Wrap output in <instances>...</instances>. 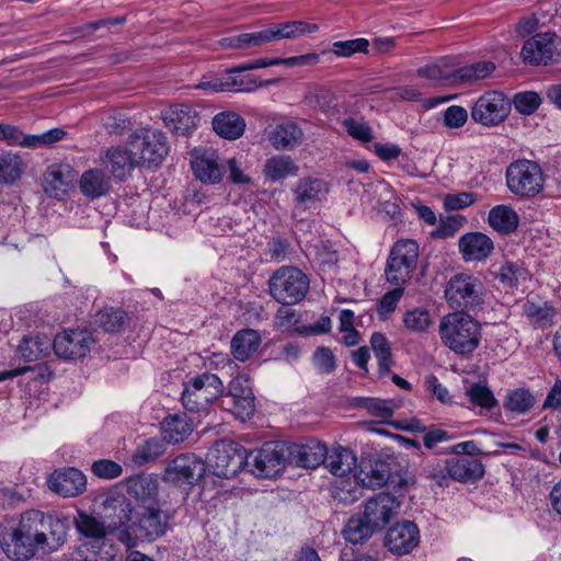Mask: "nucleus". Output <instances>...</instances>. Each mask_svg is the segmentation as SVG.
<instances>
[{
  "instance_id": "11",
  "label": "nucleus",
  "mask_w": 561,
  "mask_h": 561,
  "mask_svg": "<svg viewBox=\"0 0 561 561\" xmlns=\"http://www.w3.org/2000/svg\"><path fill=\"white\" fill-rule=\"evenodd\" d=\"M287 444L282 442H268L261 448L247 450L244 467L261 478H270L282 471L287 463Z\"/></svg>"
},
{
  "instance_id": "55",
  "label": "nucleus",
  "mask_w": 561,
  "mask_h": 561,
  "mask_svg": "<svg viewBox=\"0 0 561 561\" xmlns=\"http://www.w3.org/2000/svg\"><path fill=\"white\" fill-rule=\"evenodd\" d=\"M68 181L62 171L56 167H50L44 176V190L50 196L60 198L67 192Z\"/></svg>"
},
{
  "instance_id": "25",
  "label": "nucleus",
  "mask_w": 561,
  "mask_h": 561,
  "mask_svg": "<svg viewBox=\"0 0 561 561\" xmlns=\"http://www.w3.org/2000/svg\"><path fill=\"white\" fill-rule=\"evenodd\" d=\"M162 119L172 133L180 136L188 135L198 123L196 112L185 104L170 106L162 113Z\"/></svg>"
},
{
  "instance_id": "32",
  "label": "nucleus",
  "mask_w": 561,
  "mask_h": 561,
  "mask_svg": "<svg viewBox=\"0 0 561 561\" xmlns=\"http://www.w3.org/2000/svg\"><path fill=\"white\" fill-rule=\"evenodd\" d=\"M304 133L298 124L286 122L271 133L270 141L277 150H290L301 144Z\"/></svg>"
},
{
  "instance_id": "37",
  "label": "nucleus",
  "mask_w": 561,
  "mask_h": 561,
  "mask_svg": "<svg viewBox=\"0 0 561 561\" xmlns=\"http://www.w3.org/2000/svg\"><path fill=\"white\" fill-rule=\"evenodd\" d=\"M488 221L494 230L511 233L517 229L519 218L512 207L497 205L490 210Z\"/></svg>"
},
{
  "instance_id": "58",
  "label": "nucleus",
  "mask_w": 561,
  "mask_h": 561,
  "mask_svg": "<svg viewBox=\"0 0 561 561\" xmlns=\"http://www.w3.org/2000/svg\"><path fill=\"white\" fill-rule=\"evenodd\" d=\"M369 43L366 38L334 42L332 53L340 57H350L355 53H367Z\"/></svg>"
},
{
  "instance_id": "17",
  "label": "nucleus",
  "mask_w": 561,
  "mask_h": 561,
  "mask_svg": "<svg viewBox=\"0 0 561 561\" xmlns=\"http://www.w3.org/2000/svg\"><path fill=\"white\" fill-rule=\"evenodd\" d=\"M36 524L42 552L57 551L66 542L68 527L60 518L37 511Z\"/></svg>"
},
{
  "instance_id": "24",
  "label": "nucleus",
  "mask_w": 561,
  "mask_h": 561,
  "mask_svg": "<svg viewBox=\"0 0 561 561\" xmlns=\"http://www.w3.org/2000/svg\"><path fill=\"white\" fill-rule=\"evenodd\" d=\"M191 164L194 175L203 183L216 184L222 179V171L215 150L194 149Z\"/></svg>"
},
{
  "instance_id": "53",
  "label": "nucleus",
  "mask_w": 561,
  "mask_h": 561,
  "mask_svg": "<svg viewBox=\"0 0 561 561\" xmlns=\"http://www.w3.org/2000/svg\"><path fill=\"white\" fill-rule=\"evenodd\" d=\"M495 70V65L489 60L477 61L465 67L457 66V82L481 80Z\"/></svg>"
},
{
  "instance_id": "9",
  "label": "nucleus",
  "mask_w": 561,
  "mask_h": 561,
  "mask_svg": "<svg viewBox=\"0 0 561 561\" xmlns=\"http://www.w3.org/2000/svg\"><path fill=\"white\" fill-rule=\"evenodd\" d=\"M419 259V244L411 239L397 241L391 248L385 268L387 280L397 286H402L411 277L416 268Z\"/></svg>"
},
{
  "instance_id": "41",
  "label": "nucleus",
  "mask_w": 561,
  "mask_h": 561,
  "mask_svg": "<svg viewBox=\"0 0 561 561\" xmlns=\"http://www.w3.org/2000/svg\"><path fill=\"white\" fill-rule=\"evenodd\" d=\"M53 344L46 336H24L18 352L25 362H35L45 357Z\"/></svg>"
},
{
  "instance_id": "7",
  "label": "nucleus",
  "mask_w": 561,
  "mask_h": 561,
  "mask_svg": "<svg viewBox=\"0 0 561 561\" xmlns=\"http://www.w3.org/2000/svg\"><path fill=\"white\" fill-rule=\"evenodd\" d=\"M445 297L453 309L474 310L484 302V286L474 275L459 273L447 282Z\"/></svg>"
},
{
  "instance_id": "45",
  "label": "nucleus",
  "mask_w": 561,
  "mask_h": 561,
  "mask_svg": "<svg viewBox=\"0 0 561 561\" xmlns=\"http://www.w3.org/2000/svg\"><path fill=\"white\" fill-rule=\"evenodd\" d=\"M163 440L172 444L183 442L192 433L191 424L179 415H170L162 423Z\"/></svg>"
},
{
  "instance_id": "63",
  "label": "nucleus",
  "mask_w": 561,
  "mask_h": 561,
  "mask_svg": "<svg viewBox=\"0 0 561 561\" xmlns=\"http://www.w3.org/2000/svg\"><path fill=\"white\" fill-rule=\"evenodd\" d=\"M92 472L101 479H114L122 474L123 468L119 463L110 459H100L92 463Z\"/></svg>"
},
{
  "instance_id": "34",
  "label": "nucleus",
  "mask_w": 561,
  "mask_h": 561,
  "mask_svg": "<svg viewBox=\"0 0 561 561\" xmlns=\"http://www.w3.org/2000/svg\"><path fill=\"white\" fill-rule=\"evenodd\" d=\"M299 167L289 156H274L265 161L263 168L264 176L272 181L278 182L288 176H296Z\"/></svg>"
},
{
  "instance_id": "61",
  "label": "nucleus",
  "mask_w": 561,
  "mask_h": 561,
  "mask_svg": "<svg viewBox=\"0 0 561 561\" xmlns=\"http://www.w3.org/2000/svg\"><path fill=\"white\" fill-rule=\"evenodd\" d=\"M454 439L453 434L442 430L435 425L428 426L423 435V446L428 450H434L435 454L438 451L436 447L440 443H447Z\"/></svg>"
},
{
  "instance_id": "10",
  "label": "nucleus",
  "mask_w": 561,
  "mask_h": 561,
  "mask_svg": "<svg viewBox=\"0 0 561 561\" xmlns=\"http://www.w3.org/2000/svg\"><path fill=\"white\" fill-rule=\"evenodd\" d=\"M247 462V449L233 440H219L207 454V465L211 472L219 478L234 477Z\"/></svg>"
},
{
  "instance_id": "56",
  "label": "nucleus",
  "mask_w": 561,
  "mask_h": 561,
  "mask_svg": "<svg viewBox=\"0 0 561 561\" xmlns=\"http://www.w3.org/2000/svg\"><path fill=\"white\" fill-rule=\"evenodd\" d=\"M422 476L436 481L439 486H446L449 482L448 459L440 461L438 459L426 460L422 467Z\"/></svg>"
},
{
  "instance_id": "27",
  "label": "nucleus",
  "mask_w": 561,
  "mask_h": 561,
  "mask_svg": "<svg viewBox=\"0 0 561 561\" xmlns=\"http://www.w3.org/2000/svg\"><path fill=\"white\" fill-rule=\"evenodd\" d=\"M79 190L84 197L98 199L111 192L112 179L103 169L91 168L81 174Z\"/></svg>"
},
{
  "instance_id": "51",
  "label": "nucleus",
  "mask_w": 561,
  "mask_h": 561,
  "mask_svg": "<svg viewBox=\"0 0 561 561\" xmlns=\"http://www.w3.org/2000/svg\"><path fill=\"white\" fill-rule=\"evenodd\" d=\"M466 396L471 404L481 410L490 411L499 403L491 389L481 383H472L466 389Z\"/></svg>"
},
{
  "instance_id": "20",
  "label": "nucleus",
  "mask_w": 561,
  "mask_h": 561,
  "mask_svg": "<svg viewBox=\"0 0 561 561\" xmlns=\"http://www.w3.org/2000/svg\"><path fill=\"white\" fill-rule=\"evenodd\" d=\"M327 456V446L318 440L306 444H287V463L306 469H314L322 465Z\"/></svg>"
},
{
  "instance_id": "19",
  "label": "nucleus",
  "mask_w": 561,
  "mask_h": 561,
  "mask_svg": "<svg viewBox=\"0 0 561 561\" xmlns=\"http://www.w3.org/2000/svg\"><path fill=\"white\" fill-rule=\"evenodd\" d=\"M420 541V533L415 523L402 520L390 527L385 546L394 554H407L411 552Z\"/></svg>"
},
{
  "instance_id": "35",
  "label": "nucleus",
  "mask_w": 561,
  "mask_h": 561,
  "mask_svg": "<svg viewBox=\"0 0 561 561\" xmlns=\"http://www.w3.org/2000/svg\"><path fill=\"white\" fill-rule=\"evenodd\" d=\"M417 76L430 80L456 83L457 65L453 62L451 58H442L434 64L419 68Z\"/></svg>"
},
{
  "instance_id": "43",
  "label": "nucleus",
  "mask_w": 561,
  "mask_h": 561,
  "mask_svg": "<svg viewBox=\"0 0 561 561\" xmlns=\"http://www.w3.org/2000/svg\"><path fill=\"white\" fill-rule=\"evenodd\" d=\"M370 345L373 352L378 360V373L379 376H386L389 374L392 362V352L390 343L386 335L380 332H375L370 336Z\"/></svg>"
},
{
  "instance_id": "6",
  "label": "nucleus",
  "mask_w": 561,
  "mask_h": 561,
  "mask_svg": "<svg viewBox=\"0 0 561 561\" xmlns=\"http://www.w3.org/2000/svg\"><path fill=\"white\" fill-rule=\"evenodd\" d=\"M506 185L511 193L522 198H530L543 190V174L540 165L522 159L508 164L505 172Z\"/></svg>"
},
{
  "instance_id": "59",
  "label": "nucleus",
  "mask_w": 561,
  "mask_h": 561,
  "mask_svg": "<svg viewBox=\"0 0 561 561\" xmlns=\"http://www.w3.org/2000/svg\"><path fill=\"white\" fill-rule=\"evenodd\" d=\"M513 103L517 112L530 115L540 106L541 98L537 92L526 91L517 93L514 96Z\"/></svg>"
},
{
  "instance_id": "3",
  "label": "nucleus",
  "mask_w": 561,
  "mask_h": 561,
  "mask_svg": "<svg viewBox=\"0 0 561 561\" xmlns=\"http://www.w3.org/2000/svg\"><path fill=\"white\" fill-rule=\"evenodd\" d=\"M36 516V510L26 511L21 515L18 525L10 534V540L2 542L8 558L14 561H27L42 551Z\"/></svg>"
},
{
  "instance_id": "21",
  "label": "nucleus",
  "mask_w": 561,
  "mask_h": 561,
  "mask_svg": "<svg viewBox=\"0 0 561 561\" xmlns=\"http://www.w3.org/2000/svg\"><path fill=\"white\" fill-rule=\"evenodd\" d=\"M47 485L50 491L62 497H72L85 491L87 479L76 468H64L49 474Z\"/></svg>"
},
{
  "instance_id": "1",
  "label": "nucleus",
  "mask_w": 561,
  "mask_h": 561,
  "mask_svg": "<svg viewBox=\"0 0 561 561\" xmlns=\"http://www.w3.org/2000/svg\"><path fill=\"white\" fill-rule=\"evenodd\" d=\"M105 524L95 516L79 512L76 528L82 537V546L94 553H100L106 547L108 536L114 535L121 542L131 547L135 540L130 536L127 523L131 519L130 503L124 496H107L103 502Z\"/></svg>"
},
{
  "instance_id": "12",
  "label": "nucleus",
  "mask_w": 561,
  "mask_h": 561,
  "mask_svg": "<svg viewBox=\"0 0 561 561\" xmlns=\"http://www.w3.org/2000/svg\"><path fill=\"white\" fill-rule=\"evenodd\" d=\"M206 463L194 454H181L170 460L164 470L162 479L175 485H195L204 476Z\"/></svg>"
},
{
  "instance_id": "26",
  "label": "nucleus",
  "mask_w": 561,
  "mask_h": 561,
  "mask_svg": "<svg viewBox=\"0 0 561 561\" xmlns=\"http://www.w3.org/2000/svg\"><path fill=\"white\" fill-rule=\"evenodd\" d=\"M459 251L465 261H484L493 250L494 244L490 237L482 232H468L458 241Z\"/></svg>"
},
{
  "instance_id": "28",
  "label": "nucleus",
  "mask_w": 561,
  "mask_h": 561,
  "mask_svg": "<svg viewBox=\"0 0 561 561\" xmlns=\"http://www.w3.org/2000/svg\"><path fill=\"white\" fill-rule=\"evenodd\" d=\"M159 482L150 474H139L127 480V493L134 497L139 505H152L159 503Z\"/></svg>"
},
{
  "instance_id": "31",
  "label": "nucleus",
  "mask_w": 561,
  "mask_h": 561,
  "mask_svg": "<svg viewBox=\"0 0 561 561\" xmlns=\"http://www.w3.org/2000/svg\"><path fill=\"white\" fill-rule=\"evenodd\" d=\"M323 463L332 474L343 478L354 471L357 458L351 449L339 446L333 448L331 453L327 450Z\"/></svg>"
},
{
  "instance_id": "13",
  "label": "nucleus",
  "mask_w": 561,
  "mask_h": 561,
  "mask_svg": "<svg viewBox=\"0 0 561 561\" xmlns=\"http://www.w3.org/2000/svg\"><path fill=\"white\" fill-rule=\"evenodd\" d=\"M95 340L88 329L64 330L53 342V350L59 358L76 360L90 353Z\"/></svg>"
},
{
  "instance_id": "64",
  "label": "nucleus",
  "mask_w": 561,
  "mask_h": 561,
  "mask_svg": "<svg viewBox=\"0 0 561 561\" xmlns=\"http://www.w3.org/2000/svg\"><path fill=\"white\" fill-rule=\"evenodd\" d=\"M476 202V195L470 192H459L447 194L444 197L443 205L448 211L460 210L471 206Z\"/></svg>"
},
{
  "instance_id": "23",
  "label": "nucleus",
  "mask_w": 561,
  "mask_h": 561,
  "mask_svg": "<svg viewBox=\"0 0 561 561\" xmlns=\"http://www.w3.org/2000/svg\"><path fill=\"white\" fill-rule=\"evenodd\" d=\"M296 207L307 209L321 202L329 193L325 181L314 176L300 178L291 187Z\"/></svg>"
},
{
  "instance_id": "16",
  "label": "nucleus",
  "mask_w": 561,
  "mask_h": 561,
  "mask_svg": "<svg viewBox=\"0 0 561 561\" xmlns=\"http://www.w3.org/2000/svg\"><path fill=\"white\" fill-rule=\"evenodd\" d=\"M510 108L508 100L494 91L478 99L471 110V117L484 126H495L507 117Z\"/></svg>"
},
{
  "instance_id": "15",
  "label": "nucleus",
  "mask_w": 561,
  "mask_h": 561,
  "mask_svg": "<svg viewBox=\"0 0 561 561\" xmlns=\"http://www.w3.org/2000/svg\"><path fill=\"white\" fill-rule=\"evenodd\" d=\"M400 507L401 502L394 495L380 492L365 502L363 515L378 533L398 516Z\"/></svg>"
},
{
  "instance_id": "2",
  "label": "nucleus",
  "mask_w": 561,
  "mask_h": 561,
  "mask_svg": "<svg viewBox=\"0 0 561 561\" xmlns=\"http://www.w3.org/2000/svg\"><path fill=\"white\" fill-rule=\"evenodd\" d=\"M438 333L444 346L457 355L472 354L482 337L481 324L465 312H451L440 319Z\"/></svg>"
},
{
  "instance_id": "22",
  "label": "nucleus",
  "mask_w": 561,
  "mask_h": 561,
  "mask_svg": "<svg viewBox=\"0 0 561 561\" xmlns=\"http://www.w3.org/2000/svg\"><path fill=\"white\" fill-rule=\"evenodd\" d=\"M101 160L118 182L125 181L136 167H140L130 147H111L101 156Z\"/></svg>"
},
{
  "instance_id": "62",
  "label": "nucleus",
  "mask_w": 561,
  "mask_h": 561,
  "mask_svg": "<svg viewBox=\"0 0 561 561\" xmlns=\"http://www.w3.org/2000/svg\"><path fill=\"white\" fill-rule=\"evenodd\" d=\"M344 126L348 135L363 142H368L374 138L371 127L367 122L346 118L344 121Z\"/></svg>"
},
{
  "instance_id": "50",
  "label": "nucleus",
  "mask_w": 561,
  "mask_h": 561,
  "mask_svg": "<svg viewBox=\"0 0 561 561\" xmlns=\"http://www.w3.org/2000/svg\"><path fill=\"white\" fill-rule=\"evenodd\" d=\"M220 405L224 410L230 412L236 419L241 421L249 420L255 411L254 396L234 399H221Z\"/></svg>"
},
{
  "instance_id": "60",
  "label": "nucleus",
  "mask_w": 561,
  "mask_h": 561,
  "mask_svg": "<svg viewBox=\"0 0 561 561\" xmlns=\"http://www.w3.org/2000/svg\"><path fill=\"white\" fill-rule=\"evenodd\" d=\"M403 287L398 286L397 288L387 291L380 299L378 306H377V312L380 317V319L385 320L388 318L390 313H392L397 306L399 300L401 299L403 295Z\"/></svg>"
},
{
  "instance_id": "46",
  "label": "nucleus",
  "mask_w": 561,
  "mask_h": 561,
  "mask_svg": "<svg viewBox=\"0 0 561 561\" xmlns=\"http://www.w3.org/2000/svg\"><path fill=\"white\" fill-rule=\"evenodd\" d=\"M362 473H364L362 482L368 488L383 486L389 482L391 477L389 463L382 460L370 462L362 469Z\"/></svg>"
},
{
  "instance_id": "8",
  "label": "nucleus",
  "mask_w": 561,
  "mask_h": 561,
  "mask_svg": "<svg viewBox=\"0 0 561 561\" xmlns=\"http://www.w3.org/2000/svg\"><path fill=\"white\" fill-rule=\"evenodd\" d=\"M222 393L224 385L219 377L211 373H203L185 385L182 403L190 412L205 411Z\"/></svg>"
},
{
  "instance_id": "30",
  "label": "nucleus",
  "mask_w": 561,
  "mask_h": 561,
  "mask_svg": "<svg viewBox=\"0 0 561 561\" xmlns=\"http://www.w3.org/2000/svg\"><path fill=\"white\" fill-rule=\"evenodd\" d=\"M261 342V335L256 330H240L233 335L231 340V354L236 359L245 362L256 352Z\"/></svg>"
},
{
  "instance_id": "18",
  "label": "nucleus",
  "mask_w": 561,
  "mask_h": 561,
  "mask_svg": "<svg viewBox=\"0 0 561 561\" xmlns=\"http://www.w3.org/2000/svg\"><path fill=\"white\" fill-rule=\"evenodd\" d=\"M558 36L556 33H539L527 39L522 48L520 56L525 64L548 65L553 61L557 51Z\"/></svg>"
},
{
  "instance_id": "39",
  "label": "nucleus",
  "mask_w": 561,
  "mask_h": 561,
  "mask_svg": "<svg viewBox=\"0 0 561 561\" xmlns=\"http://www.w3.org/2000/svg\"><path fill=\"white\" fill-rule=\"evenodd\" d=\"M334 91L325 84H311L305 95V103L314 111L328 113L335 102Z\"/></svg>"
},
{
  "instance_id": "5",
  "label": "nucleus",
  "mask_w": 561,
  "mask_h": 561,
  "mask_svg": "<svg viewBox=\"0 0 561 561\" xmlns=\"http://www.w3.org/2000/svg\"><path fill=\"white\" fill-rule=\"evenodd\" d=\"M133 153L139 160L140 167H158L169 153L167 136L156 128H140L135 130L127 141Z\"/></svg>"
},
{
  "instance_id": "47",
  "label": "nucleus",
  "mask_w": 561,
  "mask_h": 561,
  "mask_svg": "<svg viewBox=\"0 0 561 561\" xmlns=\"http://www.w3.org/2000/svg\"><path fill=\"white\" fill-rule=\"evenodd\" d=\"M23 161L16 153L5 152L0 156V184H13L23 174Z\"/></svg>"
},
{
  "instance_id": "36",
  "label": "nucleus",
  "mask_w": 561,
  "mask_h": 561,
  "mask_svg": "<svg viewBox=\"0 0 561 561\" xmlns=\"http://www.w3.org/2000/svg\"><path fill=\"white\" fill-rule=\"evenodd\" d=\"M277 79H271L265 81H257L252 75H244L243 72H234L233 68L227 71V76L224 77L225 91L234 92H250L254 91L260 87H267L272 83L277 82Z\"/></svg>"
},
{
  "instance_id": "48",
  "label": "nucleus",
  "mask_w": 561,
  "mask_h": 561,
  "mask_svg": "<svg viewBox=\"0 0 561 561\" xmlns=\"http://www.w3.org/2000/svg\"><path fill=\"white\" fill-rule=\"evenodd\" d=\"M523 310L528 320L538 327L551 325L556 316V309L548 302L527 300Z\"/></svg>"
},
{
  "instance_id": "49",
  "label": "nucleus",
  "mask_w": 561,
  "mask_h": 561,
  "mask_svg": "<svg viewBox=\"0 0 561 561\" xmlns=\"http://www.w3.org/2000/svg\"><path fill=\"white\" fill-rule=\"evenodd\" d=\"M277 39L296 38L318 31L317 24H309L302 21H290L272 24Z\"/></svg>"
},
{
  "instance_id": "52",
  "label": "nucleus",
  "mask_w": 561,
  "mask_h": 561,
  "mask_svg": "<svg viewBox=\"0 0 561 561\" xmlns=\"http://www.w3.org/2000/svg\"><path fill=\"white\" fill-rule=\"evenodd\" d=\"M165 453V444L163 439L150 438L140 445L133 456L135 463L142 466L150 461H154Z\"/></svg>"
},
{
  "instance_id": "14",
  "label": "nucleus",
  "mask_w": 561,
  "mask_h": 561,
  "mask_svg": "<svg viewBox=\"0 0 561 561\" xmlns=\"http://www.w3.org/2000/svg\"><path fill=\"white\" fill-rule=\"evenodd\" d=\"M134 518L137 536L147 541L162 537L169 526V515L161 510L159 503L138 505Z\"/></svg>"
},
{
  "instance_id": "54",
  "label": "nucleus",
  "mask_w": 561,
  "mask_h": 561,
  "mask_svg": "<svg viewBox=\"0 0 561 561\" xmlns=\"http://www.w3.org/2000/svg\"><path fill=\"white\" fill-rule=\"evenodd\" d=\"M359 405L370 415L386 421L393 415L397 404L392 400H382L378 398H362Z\"/></svg>"
},
{
  "instance_id": "40",
  "label": "nucleus",
  "mask_w": 561,
  "mask_h": 561,
  "mask_svg": "<svg viewBox=\"0 0 561 561\" xmlns=\"http://www.w3.org/2000/svg\"><path fill=\"white\" fill-rule=\"evenodd\" d=\"M536 399L533 393L524 388L511 390L503 400V408L506 412L524 415L535 405Z\"/></svg>"
},
{
  "instance_id": "44",
  "label": "nucleus",
  "mask_w": 561,
  "mask_h": 561,
  "mask_svg": "<svg viewBox=\"0 0 561 561\" xmlns=\"http://www.w3.org/2000/svg\"><path fill=\"white\" fill-rule=\"evenodd\" d=\"M129 318L124 310L105 308L100 310L94 318V323L105 332H119L128 323Z\"/></svg>"
},
{
  "instance_id": "29",
  "label": "nucleus",
  "mask_w": 561,
  "mask_h": 561,
  "mask_svg": "<svg viewBox=\"0 0 561 561\" xmlns=\"http://www.w3.org/2000/svg\"><path fill=\"white\" fill-rule=\"evenodd\" d=\"M449 480L459 482H476L484 474L482 462L474 458L448 459Z\"/></svg>"
},
{
  "instance_id": "42",
  "label": "nucleus",
  "mask_w": 561,
  "mask_h": 561,
  "mask_svg": "<svg viewBox=\"0 0 561 561\" xmlns=\"http://www.w3.org/2000/svg\"><path fill=\"white\" fill-rule=\"evenodd\" d=\"M402 323L407 331L414 334H424L433 327L434 320L427 309L416 307L403 313Z\"/></svg>"
},
{
  "instance_id": "57",
  "label": "nucleus",
  "mask_w": 561,
  "mask_h": 561,
  "mask_svg": "<svg viewBox=\"0 0 561 561\" xmlns=\"http://www.w3.org/2000/svg\"><path fill=\"white\" fill-rule=\"evenodd\" d=\"M494 276L504 286L513 287L520 278H526V271L518 262H506L494 272Z\"/></svg>"
},
{
  "instance_id": "38",
  "label": "nucleus",
  "mask_w": 561,
  "mask_h": 561,
  "mask_svg": "<svg viewBox=\"0 0 561 561\" xmlns=\"http://www.w3.org/2000/svg\"><path fill=\"white\" fill-rule=\"evenodd\" d=\"M375 533L376 530L368 524L363 514L350 517L342 529L344 539L354 545L364 543Z\"/></svg>"
},
{
  "instance_id": "4",
  "label": "nucleus",
  "mask_w": 561,
  "mask_h": 561,
  "mask_svg": "<svg viewBox=\"0 0 561 561\" xmlns=\"http://www.w3.org/2000/svg\"><path fill=\"white\" fill-rule=\"evenodd\" d=\"M271 296L284 306L301 301L309 290V279L302 271L283 266L275 271L268 282Z\"/></svg>"
},
{
  "instance_id": "33",
  "label": "nucleus",
  "mask_w": 561,
  "mask_h": 561,
  "mask_svg": "<svg viewBox=\"0 0 561 561\" xmlns=\"http://www.w3.org/2000/svg\"><path fill=\"white\" fill-rule=\"evenodd\" d=\"M213 128L222 138L237 139L244 133L245 122L234 112H222L213 118Z\"/></svg>"
}]
</instances>
